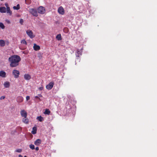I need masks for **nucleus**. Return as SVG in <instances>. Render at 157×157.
I'll use <instances>...</instances> for the list:
<instances>
[{
    "label": "nucleus",
    "mask_w": 157,
    "mask_h": 157,
    "mask_svg": "<svg viewBox=\"0 0 157 157\" xmlns=\"http://www.w3.org/2000/svg\"><path fill=\"white\" fill-rule=\"evenodd\" d=\"M43 87H40L39 88V89L40 90H43Z\"/></svg>",
    "instance_id": "obj_35"
},
{
    "label": "nucleus",
    "mask_w": 157,
    "mask_h": 157,
    "mask_svg": "<svg viewBox=\"0 0 157 157\" xmlns=\"http://www.w3.org/2000/svg\"><path fill=\"white\" fill-rule=\"evenodd\" d=\"M16 100L17 102L21 103L22 102L23 100V98L21 96H18Z\"/></svg>",
    "instance_id": "obj_9"
},
{
    "label": "nucleus",
    "mask_w": 157,
    "mask_h": 157,
    "mask_svg": "<svg viewBox=\"0 0 157 157\" xmlns=\"http://www.w3.org/2000/svg\"><path fill=\"white\" fill-rule=\"evenodd\" d=\"M20 23L22 25L23 23V20L22 19H20Z\"/></svg>",
    "instance_id": "obj_32"
},
{
    "label": "nucleus",
    "mask_w": 157,
    "mask_h": 157,
    "mask_svg": "<svg viewBox=\"0 0 157 157\" xmlns=\"http://www.w3.org/2000/svg\"><path fill=\"white\" fill-rule=\"evenodd\" d=\"M20 8V6L19 4H17L16 6H14L13 7V9L14 10H18Z\"/></svg>",
    "instance_id": "obj_25"
},
{
    "label": "nucleus",
    "mask_w": 157,
    "mask_h": 157,
    "mask_svg": "<svg viewBox=\"0 0 157 157\" xmlns=\"http://www.w3.org/2000/svg\"><path fill=\"white\" fill-rule=\"evenodd\" d=\"M24 78L26 80H29L31 78V76L29 75L26 74L24 75Z\"/></svg>",
    "instance_id": "obj_13"
},
{
    "label": "nucleus",
    "mask_w": 157,
    "mask_h": 157,
    "mask_svg": "<svg viewBox=\"0 0 157 157\" xmlns=\"http://www.w3.org/2000/svg\"><path fill=\"white\" fill-rule=\"evenodd\" d=\"M21 60V57L18 55H14L10 56L8 59L10 66L12 67H17Z\"/></svg>",
    "instance_id": "obj_1"
},
{
    "label": "nucleus",
    "mask_w": 157,
    "mask_h": 157,
    "mask_svg": "<svg viewBox=\"0 0 157 157\" xmlns=\"http://www.w3.org/2000/svg\"><path fill=\"white\" fill-rule=\"evenodd\" d=\"M5 41L2 40H0V46L1 47H4L5 45Z\"/></svg>",
    "instance_id": "obj_19"
},
{
    "label": "nucleus",
    "mask_w": 157,
    "mask_h": 157,
    "mask_svg": "<svg viewBox=\"0 0 157 157\" xmlns=\"http://www.w3.org/2000/svg\"><path fill=\"white\" fill-rule=\"evenodd\" d=\"M50 111L48 109H45V111L44 112V113L45 114L49 115L50 113Z\"/></svg>",
    "instance_id": "obj_24"
},
{
    "label": "nucleus",
    "mask_w": 157,
    "mask_h": 157,
    "mask_svg": "<svg viewBox=\"0 0 157 157\" xmlns=\"http://www.w3.org/2000/svg\"><path fill=\"white\" fill-rule=\"evenodd\" d=\"M6 11H7V13H9L10 15L12 13V11L10 10V8L9 7H7Z\"/></svg>",
    "instance_id": "obj_21"
},
{
    "label": "nucleus",
    "mask_w": 157,
    "mask_h": 157,
    "mask_svg": "<svg viewBox=\"0 0 157 157\" xmlns=\"http://www.w3.org/2000/svg\"><path fill=\"white\" fill-rule=\"evenodd\" d=\"M26 33L29 37L31 39H32L35 37V35L33 34V33L32 31L28 30L26 31Z\"/></svg>",
    "instance_id": "obj_3"
},
{
    "label": "nucleus",
    "mask_w": 157,
    "mask_h": 157,
    "mask_svg": "<svg viewBox=\"0 0 157 157\" xmlns=\"http://www.w3.org/2000/svg\"><path fill=\"white\" fill-rule=\"evenodd\" d=\"M35 51H38L40 49V47L39 46L37 45L36 44H34L33 47Z\"/></svg>",
    "instance_id": "obj_10"
},
{
    "label": "nucleus",
    "mask_w": 157,
    "mask_h": 157,
    "mask_svg": "<svg viewBox=\"0 0 157 157\" xmlns=\"http://www.w3.org/2000/svg\"><path fill=\"white\" fill-rule=\"evenodd\" d=\"M29 12L35 17H37L38 16V13L36 10L34 9H30L29 10Z\"/></svg>",
    "instance_id": "obj_2"
},
{
    "label": "nucleus",
    "mask_w": 157,
    "mask_h": 157,
    "mask_svg": "<svg viewBox=\"0 0 157 157\" xmlns=\"http://www.w3.org/2000/svg\"><path fill=\"white\" fill-rule=\"evenodd\" d=\"M5 98V96H2L0 98V99L2 100L4 99Z\"/></svg>",
    "instance_id": "obj_33"
},
{
    "label": "nucleus",
    "mask_w": 157,
    "mask_h": 157,
    "mask_svg": "<svg viewBox=\"0 0 157 157\" xmlns=\"http://www.w3.org/2000/svg\"><path fill=\"white\" fill-rule=\"evenodd\" d=\"M12 74L14 75V77L17 78L19 77L20 72L18 70H13L12 71Z\"/></svg>",
    "instance_id": "obj_4"
},
{
    "label": "nucleus",
    "mask_w": 157,
    "mask_h": 157,
    "mask_svg": "<svg viewBox=\"0 0 157 157\" xmlns=\"http://www.w3.org/2000/svg\"><path fill=\"white\" fill-rule=\"evenodd\" d=\"M34 100H35L36 102H38L41 101L42 100L38 96H36L34 98Z\"/></svg>",
    "instance_id": "obj_15"
},
{
    "label": "nucleus",
    "mask_w": 157,
    "mask_h": 157,
    "mask_svg": "<svg viewBox=\"0 0 157 157\" xmlns=\"http://www.w3.org/2000/svg\"><path fill=\"white\" fill-rule=\"evenodd\" d=\"M20 113L21 117L25 118L27 117V113L25 110H21L20 112Z\"/></svg>",
    "instance_id": "obj_8"
},
{
    "label": "nucleus",
    "mask_w": 157,
    "mask_h": 157,
    "mask_svg": "<svg viewBox=\"0 0 157 157\" xmlns=\"http://www.w3.org/2000/svg\"><path fill=\"white\" fill-rule=\"evenodd\" d=\"M5 5H6V6L7 7H8V4H7V3H6V4H5Z\"/></svg>",
    "instance_id": "obj_39"
},
{
    "label": "nucleus",
    "mask_w": 157,
    "mask_h": 157,
    "mask_svg": "<svg viewBox=\"0 0 157 157\" xmlns=\"http://www.w3.org/2000/svg\"><path fill=\"white\" fill-rule=\"evenodd\" d=\"M56 38L58 40H62L61 36L60 34H58Z\"/></svg>",
    "instance_id": "obj_23"
},
{
    "label": "nucleus",
    "mask_w": 157,
    "mask_h": 157,
    "mask_svg": "<svg viewBox=\"0 0 157 157\" xmlns=\"http://www.w3.org/2000/svg\"><path fill=\"white\" fill-rule=\"evenodd\" d=\"M41 143V140L40 139L36 140L34 142V144L36 146H39Z\"/></svg>",
    "instance_id": "obj_12"
},
{
    "label": "nucleus",
    "mask_w": 157,
    "mask_h": 157,
    "mask_svg": "<svg viewBox=\"0 0 157 157\" xmlns=\"http://www.w3.org/2000/svg\"><path fill=\"white\" fill-rule=\"evenodd\" d=\"M21 42L22 44H25L26 45H27V42L25 40H21Z\"/></svg>",
    "instance_id": "obj_27"
},
{
    "label": "nucleus",
    "mask_w": 157,
    "mask_h": 157,
    "mask_svg": "<svg viewBox=\"0 0 157 157\" xmlns=\"http://www.w3.org/2000/svg\"><path fill=\"white\" fill-rule=\"evenodd\" d=\"M1 1H3L4 0H1Z\"/></svg>",
    "instance_id": "obj_40"
},
{
    "label": "nucleus",
    "mask_w": 157,
    "mask_h": 157,
    "mask_svg": "<svg viewBox=\"0 0 157 157\" xmlns=\"http://www.w3.org/2000/svg\"><path fill=\"white\" fill-rule=\"evenodd\" d=\"M36 119L40 122H42L44 121L43 118L41 116L37 117L36 118Z\"/></svg>",
    "instance_id": "obj_22"
},
{
    "label": "nucleus",
    "mask_w": 157,
    "mask_h": 157,
    "mask_svg": "<svg viewBox=\"0 0 157 157\" xmlns=\"http://www.w3.org/2000/svg\"><path fill=\"white\" fill-rule=\"evenodd\" d=\"M82 53V51H81L79 50L78 49L77 50V52L76 54V57H78L80 56L81 55Z\"/></svg>",
    "instance_id": "obj_16"
},
{
    "label": "nucleus",
    "mask_w": 157,
    "mask_h": 157,
    "mask_svg": "<svg viewBox=\"0 0 157 157\" xmlns=\"http://www.w3.org/2000/svg\"><path fill=\"white\" fill-rule=\"evenodd\" d=\"M54 84V82H51L46 86V88L48 90L51 89L53 86Z\"/></svg>",
    "instance_id": "obj_7"
},
{
    "label": "nucleus",
    "mask_w": 157,
    "mask_h": 157,
    "mask_svg": "<svg viewBox=\"0 0 157 157\" xmlns=\"http://www.w3.org/2000/svg\"><path fill=\"white\" fill-rule=\"evenodd\" d=\"M58 13L60 14L63 15L65 13V11L63 8L62 6H60L58 9Z\"/></svg>",
    "instance_id": "obj_6"
},
{
    "label": "nucleus",
    "mask_w": 157,
    "mask_h": 157,
    "mask_svg": "<svg viewBox=\"0 0 157 157\" xmlns=\"http://www.w3.org/2000/svg\"><path fill=\"white\" fill-rule=\"evenodd\" d=\"M63 32L65 33H67L69 32L68 29L67 27L64 28L63 29Z\"/></svg>",
    "instance_id": "obj_26"
},
{
    "label": "nucleus",
    "mask_w": 157,
    "mask_h": 157,
    "mask_svg": "<svg viewBox=\"0 0 157 157\" xmlns=\"http://www.w3.org/2000/svg\"><path fill=\"white\" fill-rule=\"evenodd\" d=\"M37 11L39 13L44 14L45 12V10L43 7L40 6L38 8Z\"/></svg>",
    "instance_id": "obj_5"
},
{
    "label": "nucleus",
    "mask_w": 157,
    "mask_h": 157,
    "mask_svg": "<svg viewBox=\"0 0 157 157\" xmlns=\"http://www.w3.org/2000/svg\"><path fill=\"white\" fill-rule=\"evenodd\" d=\"M22 151V150L20 149H18L16 150V151L17 152H21Z\"/></svg>",
    "instance_id": "obj_31"
},
{
    "label": "nucleus",
    "mask_w": 157,
    "mask_h": 157,
    "mask_svg": "<svg viewBox=\"0 0 157 157\" xmlns=\"http://www.w3.org/2000/svg\"><path fill=\"white\" fill-rule=\"evenodd\" d=\"M38 97H39V98L42 97V96L41 94H39L38 95Z\"/></svg>",
    "instance_id": "obj_37"
},
{
    "label": "nucleus",
    "mask_w": 157,
    "mask_h": 157,
    "mask_svg": "<svg viewBox=\"0 0 157 157\" xmlns=\"http://www.w3.org/2000/svg\"><path fill=\"white\" fill-rule=\"evenodd\" d=\"M6 12V9L5 7H0V12L1 13H5Z\"/></svg>",
    "instance_id": "obj_17"
},
{
    "label": "nucleus",
    "mask_w": 157,
    "mask_h": 157,
    "mask_svg": "<svg viewBox=\"0 0 157 157\" xmlns=\"http://www.w3.org/2000/svg\"><path fill=\"white\" fill-rule=\"evenodd\" d=\"M6 73L3 71H0V76L2 78H5L6 77Z\"/></svg>",
    "instance_id": "obj_11"
},
{
    "label": "nucleus",
    "mask_w": 157,
    "mask_h": 157,
    "mask_svg": "<svg viewBox=\"0 0 157 157\" xmlns=\"http://www.w3.org/2000/svg\"><path fill=\"white\" fill-rule=\"evenodd\" d=\"M35 149L36 151H37L39 149V148L38 147H36L35 148Z\"/></svg>",
    "instance_id": "obj_36"
},
{
    "label": "nucleus",
    "mask_w": 157,
    "mask_h": 157,
    "mask_svg": "<svg viewBox=\"0 0 157 157\" xmlns=\"http://www.w3.org/2000/svg\"><path fill=\"white\" fill-rule=\"evenodd\" d=\"M22 121L24 123L27 124L29 122V120L27 117L26 118L24 117L22 119Z\"/></svg>",
    "instance_id": "obj_18"
},
{
    "label": "nucleus",
    "mask_w": 157,
    "mask_h": 157,
    "mask_svg": "<svg viewBox=\"0 0 157 157\" xmlns=\"http://www.w3.org/2000/svg\"><path fill=\"white\" fill-rule=\"evenodd\" d=\"M30 99V97L29 96H27L26 97V100L27 101H28Z\"/></svg>",
    "instance_id": "obj_34"
},
{
    "label": "nucleus",
    "mask_w": 157,
    "mask_h": 157,
    "mask_svg": "<svg viewBox=\"0 0 157 157\" xmlns=\"http://www.w3.org/2000/svg\"><path fill=\"white\" fill-rule=\"evenodd\" d=\"M4 86L5 88H9L10 86V83L7 81L5 82L4 83Z\"/></svg>",
    "instance_id": "obj_14"
},
{
    "label": "nucleus",
    "mask_w": 157,
    "mask_h": 157,
    "mask_svg": "<svg viewBox=\"0 0 157 157\" xmlns=\"http://www.w3.org/2000/svg\"><path fill=\"white\" fill-rule=\"evenodd\" d=\"M37 128L36 127H34L33 128V130L31 132V133L33 134H35L36 133Z\"/></svg>",
    "instance_id": "obj_20"
},
{
    "label": "nucleus",
    "mask_w": 157,
    "mask_h": 157,
    "mask_svg": "<svg viewBox=\"0 0 157 157\" xmlns=\"http://www.w3.org/2000/svg\"><path fill=\"white\" fill-rule=\"evenodd\" d=\"M18 157H23L21 155H19ZM24 157H27V156H25Z\"/></svg>",
    "instance_id": "obj_38"
},
{
    "label": "nucleus",
    "mask_w": 157,
    "mask_h": 157,
    "mask_svg": "<svg viewBox=\"0 0 157 157\" xmlns=\"http://www.w3.org/2000/svg\"><path fill=\"white\" fill-rule=\"evenodd\" d=\"M25 3L26 4H29L30 3V0H25Z\"/></svg>",
    "instance_id": "obj_30"
},
{
    "label": "nucleus",
    "mask_w": 157,
    "mask_h": 157,
    "mask_svg": "<svg viewBox=\"0 0 157 157\" xmlns=\"http://www.w3.org/2000/svg\"><path fill=\"white\" fill-rule=\"evenodd\" d=\"M0 27L3 29H4L5 27L3 24L2 22H0Z\"/></svg>",
    "instance_id": "obj_28"
},
{
    "label": "nucleus",
    "mask_w": 157,
    "mask_h": 157,
    "mask_svg": "<svg viewBox=\"0 0 157 157\" xmlns=\"http://www.w3.org/2000/svg\"><path fill=\"white\" fill-rule=\"evenodd\" d=\"M29 147L31 149L33 150L35 149V146L33 144H31L29 145Z\"/></svg>",
    "instance_id": "obj_29"
}]
</instances>
